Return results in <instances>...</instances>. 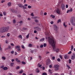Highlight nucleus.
Returning <instances> with one entry per match:
<instances>
[{
    "label": "nucleus",
    "mask_w": 75,
    "mask_h": 75,
    "mask_svg": "<svg viewBox=\"0 0 75 75\" xmlns=\"http://www.w3.org/2000/svg\"><path fill=\"white\" fill-rule=\"evenodd\" d=\"M64 58H65V59H69V57L68 56H67V55L66 54L64 56Z\"/></svg>",
    "instance_id": "obj_11"
},
{
    "label": "nucleus",
    "mask_w": 75,
    "mask_h": 75,
    "mask_svg": "<svg viewBox=\"0 0 75 75\" xmlns=\"http://www.w3.org/2000/svg\"><path fill=\"white\" fill-rule=\"evenodd\" d=\"M31 16H32L33 17L34 16V14H33V13H32L31 14Z\"/></svg>",
    "instance_id": "obj_53"
},
{
    "label": "nucleus",
    "mask_w": 75,
    "mask_h": 75,
    "mask_svg": "<svg viewBox=\"0 0 75 75\" xmlns=\"http://www.w3.org/2000/svg\"><path fill=\"white\" fill-rule=\"evenodd\" d=\"M2 59H4V60H5V59H6V57H2Z\"/></svg>",
    "instance_id": "obj_39"
},
{
    "label": "nucleus",
    "mask_w": 75,
    "mask_h": 75,
    "mask_svg": "<svg viewBox=\"0 0 75 75\" xmlns=\"http://www.w3.org/2000/svg\"><path fill=\"white\" fill-rule=\"evenodd\" d=\"M11 11L12 12H13L14 13H15V12H16V10L14 9H12L11 10Z\"/></svg>",
    "instance_id": "obj_18"
},
{
    "label": "nucleus",
    "mask_w": 75,
    "mask_h": 75,
    "mask_svg": "<svg viewBox=\"0 0 75 75\" xmlns=\"http://www.w3.org/2000/svg\"><path fill=\"white\" fill-rule=\"evenodd\" d=\"M7 37H10V33H8L7 34Z\"/></svg>",
    "instance_id": "obj_45"
},
{
    "label": "nucleus",
    "mask_w": 75,
    "mask_h": 75,
    "mask_svg": "<svg viewBox=\"0 0 75 75\" xmlns=\"http://www.w3.org/2000/svg\"><path fill=\"white\" fill-rule=\"evenodd\" d=\"M71 22L73 25L75 26V18L71 19Z\"/></svg>",
    "instance_id": "obj_4"
},
{
    "label": "nucleus",
    "mask_w": 75,
    "mask_h": 75,
    "mask_svg": "<svg viewBox=\"0 0 75 75\" xmlns=\"http://www.w3.org/2000/svg\"><path fill=\"white\" fill-rule=\"evenodd\" d=\"M42 75H47V74L45 73H43L42 74Z\"/></svg>",
    "instance_id": "obj_52"
},
{
    "label": "nucleus",
    "mask_w": 75,
    "mask_h": 75,
    "mask_svg": "<svg viewBox=\"0 0 75 75\" xmlns=\"http://www.w3.org/2000/svg\"><path fill=\"white\" fill-rule=\"evenodd\" d=\"M60 59H62V57L61 55H60L59 56Z\"/></svg>",
    "instance_id": "obj_38"
},
{
    "label": "nucleus",
    "mask_w": 75,
    "mask_h": 75,
    "mask_svg": "<svg viewBox=\"0 0 75 75\" xmlns=\"http://www.w3.org/2000/svg\"><path fill=\"white\" fill-rule=\"evenodd\" d=\"M70 11V10H68L67 11V13H68Z\"/></svg>",
    "instance_id": "obj_56"
},
{
    "label": "nucleus",
    "mask_w": 75,
    "mask_h": 75,
    "mask_svg": "<svg viewBox=\"0 0 75 75\" xmlns=\"http://www.w3.org/2000/svg\"><path fill=\"white\" fill-rule=\"evenodd\" d=\"M11 46H14V44H13V43H11Z\"/></svg>",
    "instance_id": "obj_63"
},
{
    "label": "nucleus",
    "mask_w": 75,
    "mask_h": 75,
    "mask_svg": "<svg viewBox=\"0 0 75 75\" xmlns=\"http://www.w3.org/2000/svg\"><path fill=\"white\" fill-rule=\"evenodd\" d=\"M16 61L17 62H20V60H18V58H16Z\"/></svg>",
    "instance_id": "obj_14"
},
{
    "label": "nucleus",
    "mask_w": 75,
    "mask_h": 75,
    "mask_svg": "<svg viewBox=\"0 0 75 75\" xmlns=\"http://www.w3.org/2000/svg\"><path fill=\"white\" fill-rule=\"evenodd\" d=\"M11 54H14V51H12L11 52Z\"/></svg>",
    "instance_id": "obj_51"
},
{
    "label": "nucleus",
    "mask_w": 75,
    "mask_h": 75,
    "mask_svg": "<svg viewBox=\"0 0 75 75\" xmlns=\"http://www.w3.org/2000/svg\"><path fill=\"white\" fill-rule=\"evenodd\" d=\"M40 14L41 15H43V12L42 11H41L40 12Z\"/></svg>",
    "instance_id": "obj_41"
},
{
    "label": "nucleus",
    "mask_w": 75,
    "mask_h": 75,
    "mask_svg": "<svg viewBox=\"0 0 75 75\" xmlns=\"http://www.w3.org/2000/svg\"><path fill=\"white\" fill-rule=\"evenodd\" d=\"M51 63V61L50 59H48L46 62V65H48V64H50Z\"/></svg>",
    "instance_id": "obj_6"
},
{
    "label": "nucleus",
    "mask_w": 75,
    "mask_h": 75,
    "mask_svg": "<svg viewBox=\"0 0 75 75\" xmlns=\"http://www.w3.org/2000/svg\"><path fill=\"white\" fill-rule=\"evenodd\" d=\"M50 24H54V22L51 21L50 22Z\"/></svg>",
    "instance_id": "obj_46"
},
{
    "label": "nucleus",
    "mask_w": 75,
    "mask_h": 75,
    "mask_svg": "<svg viewBox=\"0 0 75 75\" xmlns=\"http://www.w3.org/2000/svg\"><path fill=\"white\" fill-rule=\"evenodd\" d=\"M71 53H72V52H71V51H70L68 53V54H70Z\"/></svg>",
    "instance_id": "obj_49"
},
{
    "label": "nucleus",
    "mask_w": 75,
    "mask_h": 75,
    "mask_svg": "<svg viewBox=\"0 0 75 75\" xmlns=\"http://www.w3.org/2000/svg\"><path fill=\"white\" fill-rule=\"evenodd\" d=\"M59 74L58 73H56L54 75H59Z\"/></svg>",
    "instance_id": "obj_64"
},
{
    "label": "nucleus",
    "mask_w": 75,
    "mask_h": 75,
    "mask_svg": "<svg viewBox=\"0 0 75 75\" xmlns=\"http://www.w3.org/2000/svg\"><path fill=\"white\" fill-rule=\"evenodd\" d=\"M8 75H12V74L11 73H8Z\"/></svg>",
    "instance_id": "obj_60"
},
{
    "label": "nucleus",
    "mask_w": 75,
    "mask_h": 75,
    "mask_svg": "<svg viewBox=\"0 0 75 75\" xmlns=\"http://www.w3.org/2000/svg\"><path fill=\"white\" fill-rule=\"evenodd\" d=\"M34 28V30H35L37 31H40L41 30V28H40L38 26L35 27Z\"/></svg>",
    "instance_id": "obj_5"
},
{
    "label": "nucleus",
    "mask_w": 75,
    "mask_h": 75,
    "mask_svg": "<svg viewBox=\"0 0 75 75\" xmlns=\"http://www.w3.org/2000/svg\"><path fill=\"white\" fill-rule=\"evenodd\" d=\"M63 25L64 26V27H65V28H66L67 27V25H65V23H64L63 24Z\"/></svg>",
    "instance_id": "obj_21"
},
{
    "label": "nucleus",
    "mask_w": 75,
    "mask_h": 75,
    "mask_svg": "<svg viewBox=\"0 0 75 75\" xmlns=\"http://www.w3.org/2000/svg\"><path fill=\"white\" fill-rule=\"evenodd\" d=\"M49 67L50 68H52V64H51L50 65Z\"/></svg>",
    "instance_id": "obj_59"
},
{
    "label": "nucleus",
    "mask_w": 75,
    "mask_h": 75,
    "mask_svg": "<svg viewBox=\"0 0 75 75\" xmlns=\"http://www.w3.org/2000/svg\"><path fill=\"white\" fill-rule=\"evenodd\" d=\"M19 68H20V67L19 66L17 67L16 68V69H19Z\"/></svg>",
    "instance_id": "obj_50"
},
{
    "label": "nucleus",
    "mask_w": 75,
    "mask_h": 75,
    "mask_svg": "<svg viewBox=\"0 0 75 75\" xmlns=\"http://www.w3.org/2000/svg\"><path fill=\"white\" fill-rule=\"evenodd\" d=\"M35 21L36 22V23H38V21L37 19L35 20Z\"/></svg>",
    "instance_id": "obj_48"
},
{
    "label": "nucleus",
    "mask_w": 75,
    "mask_h": 75,
    "mask_svg": "<svg viewBox=\"0 0 75 75\" xmlns=\"http://www.w3.org/2000/svg\"><path fill=\"white\" fill-rule=\"evenodd\" d=\"M67 67H68V69H70V68H70V66H69L67 64Z\"/></svg>",
    "instance_id": "obj_32"
},
{
    "label": "nucleus",
    "mask_w": 75,
    "mask_h": 75,
    "mask_svg": "<svg viewBox=\"0 0 75 75\" xmlns=\"http://www.w3.org/2000/svg\"><path fill=\"white\" fill-rule=\"evenodd\" d=\"M13 65H14V63H12L11 64V67H13Z\"/></svg>",
    "instance_id": "obj_35"
},
{
    "label": "nucleus",
    "mask_w": 75,
    "mask_h": 75,
    "mask_svg": "<svg viewBox=\"0 0 75 75\" xmlns=\"http://www.w3.org/2000/svg\"><path fill=\"white\" fill-rule=\"evenodd\" d=\"M55 59V57H52V59L53 60H54V59Z\"/></svg>",
    "instance_id": "obj_43"
},
{
    "label": "nucleus",
    "mask_w": 75,
    "mask_h": 75,
    "mask_svg": "<svg viewBox=\"0 0 75 75\" xmlns=\"http://www.w3.org/2000/svg\"><path fill=\"white\" fill-rule=\"evenodd\" d=\"M73 55H73L72 56L71 59H72L73 60H74L75 59V54L73 53Z\"/></svg>",
    "instance_id": "obj_9"
},
{
    "label": "nucleus",
    "mask_w": 75,
    "mask_h": 75,
    "mask_svg": "<svg viewBox=\"0 0 75 75\" xmlns=\"http://www.w3.org/2000/svg\"><path fill=\"white\" fill-rule=\"evenodd\" d=\"M0 16H1V17H2V16H3V14L0 13Z\"/></svg>",
    "instance_id": "obj_58"
},
{
    "label": "nucleus",
    "mask_w": 75,
    "mask_h": 75,
    "mask_svg": "<svg viewBox=\"0 0 75 75\" xmlns=\"http://www.w3.org/2000/svg\"><path fill=\"white\" fill-rule=\"evenodd\" d=\"M44 41V38H43L42 39H41L40 40V41Z\"/></svg>",
    "instance_id": "obj_23"
},
{
    "label": "nucleus",
    "mask_w": 75,
    "mask_h": 75,
    "mask_svg": "<svg viewBox=\"0 0 75 75\" xmlns=\"http://www.w3.org/2000/svg\"><path fill=\"white\" fill-rule=\"evenodd\" d=\"M69 64H71V59H69Z\"/></svg>",
    "instance_id": "obj_40"
},
{
    "label": "nucleus",
    "mask_w": 75,
    "mask_h": 75,
    "mask_svg": "<svg viewBox=\"0 0 75 75\" xmlns=\"http://www.w3.org/2000/svg\"><path fill=\"white\" fill-rule=\"evenodd\" d=\"M29 35H30V33H28V34L26 36V38H29Z\"/></svg>",
    "instance_id": "obj_24"
},
{
    "label": "nucleus",
    "mask_w": 75,
    "mask_h": 75,
    "mask_svg": "<svg viewBox=\"0 0 75 75\" xmlns=\"http://www.w3.org/2000/svg\"><path fill=\"white\" fill-rule=\"evenodd\" d=\"M65 8V5L63 4L62 5V10H64Z\"/></svg>",
    "instance_id": "obj_12"
},
{
    "label": "nucleus",
    "mask_w": 75,
    "mask_h": 75,
    "mask_svg": "<svg viewBox=\"0 0 75 75\" xmlns=\"http://www.w3.org/2000/svg\"><path fill=\"white\" fill-rule=\"evenodd\" d=\"M4 1H5L4 0H2V1H1V3H4Z\"/></svg>",
    "instance_id": "obj_61"
},
{
    "label": "nucleus",
    "mask_w": 75,
    "mask_h": 75,
    "mask_svg": "<svg viewBox=\"0 0 75 75\" xmlns=\"http://www.w3.org/2000/svg\"><path fill=\"white\" fill-rule=\"evenodd\" d=\"M51 16L53 18H55V16H53V15H51Z\"/></svg>",
    "instance_id": "obj_28"
},
{
    "label": "nucleus",
    "mask_w": 75,
    "mask_h": 75,
    "mask_svg": "<svg viewBox=\"0 0 75 75\" xmlns=\"http://www.w3.org/2000/svg\"><path fill=\"white\" fill-rule=\"evenodd\" d=\"M30 52L31 53H33V52H34L33 50H31Z\"/></svg>",
    "instance_id": "obj_62"
},
{
    "label": "nucleus",
    "mask_w": 75,
    "mask_h": 75,
    "mask_svg": "<svg viewBox=\"0 0 75 75\" xmlns=\"http://www.w3.org/2000/svg\"><path fill=\"white\" fill-rule=\"evenodd\" d=\"M61 21V19H59L58 20L57 23H60Z\"/></svg>",
    "instance_id": "obj_30"
},
{
    "label": "nucleus",
    "mask_w": 75,
    "mask_h": 75,
    "mask_svg": "<svg viewBox=\"0 0 75 75\" xmlns=\"http://www.w3.org/2000/svg\"><path fill=\"white\" fill-rule=\"evenodd\" d=\"M54 30H55V31H57V28H58L57 27V26L55 25H54Z\"/></svg>",
    "instance_id": "obj_8"
},
{
    "label": "nucleus",
    "mask_w": 75,
    "mask_h": 75,
    "mask_svg": "<svg viewBox=\"0 0 75 75\" xmlns=\"http://www.w3.org/2000/svg\"><path fill=\"white\" fill-rule=\"evenodd\" d=\"M48 40L50 44H51L52 47L53 48L54 51H56V52H57L59 51V49L57 48L56 49L55 48V41L54 39V38H51L50 37H48Z\"/></svg>",
    "instance_id": "obj_1"
},
{
    "label": "nucleus",
    "mask_w": 75,
    "mask_h": 75,
    "mask_svg": "<svg viewBox=\"0 0 75 75\" xmlns=\"http://www.w3.org/2000/svg\"><path fill=\"white\" fill-rule=\"evenodd\" d=\"M8 69V68H7V67H5L4 68V69L5 71H6V70H7Z\"/></svg>",
    "instance_id": "obj_16"
},
{
    "label": "nucleus",
    "mask_w": 75,
    "mask_h": 75,
    "mask_svg": "<svg viewBox=\"0 0 75 75\" xmlns=\"http://www.w3.org/2000/svg\"><path fill=\"white\" fill-rule=\"evenodd\" d=\"M8 28L6 27H4L2 28V30L4 32H7L8 30Z\"/></svg>",
    "instance_id": "obj_2"
},
{
    "label": "nucleus",
    "mask_w": 75,
    "mask_h": 75,
    "mask_svg": "<svg viewBox=\"0 0 75 75\" xmlns=\"http://www.w3.org/2000/svg\"><path fill=\"white\" fill-rule=\"evenodd\" d=\"M57 60L59 62L61 61V59H59V58H58V59H57Z\"/></svg>",
    "instance_id": "obj_37"
},
{
    "label": "nucleus",
    "mask_w": 75,
    "mask_h": 75,
    "mask_svg": "<svg viewBox=\"0 0 75 75\" xmlns=\"http://www.w3.org/2000/svg\"><path fill=\"white\" fill-rule=\"evenodd\" d=\"M22 64H25V63L24 62H22Z\"/></svg>",
    "instance_id": "obj_44"
},
{
    "label": "nucleus",
    "mask_w": 75,
    "mask_h": 75,
    "mask_svg": "<svg viewBox=\"0 0 75 75\" xmlns=\"http://www.w3.org/2000/svg\"><path fill=\"white\" fill-rule=\"evenodd\" d=\"M23 6V5L21 4H18V6L19 7H22V6Z\"/></svg>",
    "instance_id": "obj_25"
},
{
    "label": "nucleus",
    "mask_w": 75,
    "mask_h": 75,
    "mask_svg": "<svg viewBox=\"0 0 75 75\" xmlns=\"http://www.w3.org/2000/svg\"><path fill=\"white\" fill-rule=\"evenodd\" d=\"M38 67H40V68H42V67H41V66H42V65H41V64L40 65V63H39L38 64Z\"/></svg>",
    "instance_id": "obj_15"
},
{
    "label": "nucleus",
    "mask_w": 75,
    "mask_h": 75,
    "mask_svg": "<svg viewBox=\"0 0 75 75\" xmlns=\"http://www.w3.org/2000/svg\"><path fill=\"white\" fill-rule=\"evenodd\" d=\"M5 37H6V36H4V35L2 36L1 37V38H5Z\"/></svg>",
    "instance_id": "obj_54"
},
{
    "label": "nucleus",
    "mask_w": 75,
    "mask_h": 75,
    "mask_svg": "<svg viewBox=\"0 0 75 75\" xmlns=\"http://www.w3.org/2000/svg\"><path fill=\"white\" fill-rule=\"evenodd\" d=\"M43 45H40V48H42V47H43Z\"/></svg>",
    "instance_id": "obj_57"
},
{
    "label": "nucleus",
    "mask_w": 75,
    "mask_h": 75,
    "mask_svg": "<svg viewBox=\"0 0 75 75\" xmlns=\"http://www.w3.org/2000/svg\"><path fill=\"white\" fill-rule=\"evenodd\" d=\"M49 71L50 74H52V71H51V70L49 69Z\"/></svg>",
    "instance_id": "obj_36"
},
{
    "label": "nucleus",
    "mask_w": 75,
    "mask_h": 75,
    "mask_svg": "<svg viewBox=\"0 0 75 75\" xmlns=\"http://www.w3.org/2000/svg\"><path fill=\"white\" fill-rule=\"evenodd\" d=\"M73 11V10L72 9V8H71L70 10V12H71V11Z\"/></svg>",
    "instance_id": "obj_55"
},
{
    "label": "nucleus",
    "mask_w": 75,
    "mask_h": 75,
    "mask_svg": "<svg viewBox=\"0 0 75 75\" xmlns=\"http://www.w3.org/2000/svg\"><path fill=\"white\" fill-rule=\"evenodd\" d=\"M28 7L29 8H31V6H28Z\"/></svg>",
    "instance_id": "obj_47"
},
{
    "label": "nucleus",
    "mask_w": 75,
    "mask_h": 75,
    "mask_svg": "<svg viewBox=\"0 0 75 75\" xmlns=\"http://www.w3.org/2000/svg\"><path fill=\"white\" fill-rule=\"evenodd\" d=\"M46 46H47V44L46 43L44 44V47H46Z\"/></svg>",
    "instance_id": "obj_34"
},
{
    "label": "nucleus",
    "mask_w": 75,
    "mask_h": 75,
    "mask_svg": "<svg viewBox=\"0 0 75 75\" xmlns=\"http://www.w3.org/2000/svg\"><path fill=\"white\" fill-rule=\"evenodd\" d=\"M19 23H20V25H22V24H23V21H21Z\"/></svg>",
    "instance_id": "obj_29"
},
{
    "label": "nucleus",
    "mask_w": 75,
    "mask_h": 75,
    "mask_svg": "<svg viewBox=\"0 0 75 75\" xmlns=\"http://www.w3.org/2000/svg\"><path fill=\"white\" fill-rule=\"evenodd\" d=\"M23 72L24 71H23V70H21L19 72V74H22V73H23Z\"/></svg>",
    "instance_id": "obj_22"
},
{
    "label": "nucleus",
    "mask_w": 75,
    "mask_h": 75,
    "mask_svg": "<svg viewBox=\"0 0 75 75\" xmlns=\"http://www.w3.org/2000/svg\"><path fill=\"white\" fill-rule=\"evenodd\" d=\"M21 47H22V48H23V49H25V47H24V46L23 45H22Z\"/></svg>",
    "instance_id": "obj_33"
},
{
    "label": "nucleus",
    "mask_w": 75,
    "mask_h": 75,
    "mask_svg": "<svg viewBox=\"0 0 75 75\" xmlns=\"http://www.w3.org/2000/svg\"><path fill=\"white\" fill-rule=\"evenodd\" d=\"M3 14L4 16H6V12H3Z\"/></svg>",
    "instance_id": "obj_31"
},
{
    "label": "nucleus",
    "mask_w": 75,
    "mask_h": 75,
    "mask_svg": "<svg viewBox=\"0 0 75 75\" xmlns=\"http://www.w3.org/2000/svg\"><path fill=\"white\" fill-rule=\"evenodd\" d=\"M59 66L58 64H55V65H54V71H57L58 70H59Z\"/></svg>",
    "instance_id": "obj_3"
},
{
    "label": "nucleus",
    "mask_w": 75,
    "mask_h": 75,
    "mask_svg": "<svg viewBox=\"0 0 75 75\" xmlns=\"http://www.w3.org/2000/svg\"><path fill=\"white\" fill-rule=\"evenodd\" d=\"M20 46H15L16 49H17L18 51H20Z\"/></svg>",
    "instance_id": "obj_7"
},
{
    "label": "nucleus",
    "mask_w": 75,
    "mask_h": 75,
    "mask_svg": "<svg viewBox=\"0 0 75 75\" xmlns=\"http://www.w3.org/2000/svg\"><path fill=\"white\" fill-rule=\"evenodd\" d=\"M11 5V2H9L8 3V7L10 6Z\"/></svg>",
    "instance_id": "obj_13"
},
{
    "label": "nucleus",
    "mask_w": 75,
    "mask_h": 75,
    "mask_svg": "<svg viewBox=\"0 0 75 75\" xmlns=\"http://www.w3.org/2000/svg\"><path fill=\"white\" fill-rule=\"evenodd\" d=\"M56 13L58 14H60V10H59V9H57L56 10Z\"/></svg>",
    "instance_id": "obj_10"
},
{
    "label": "nucleus",
    "mask_w": 75,
    "mask_h": 75,
    "mask_svg": "<svg viewBox=\"0 0 75 75\" xmlns=\"http://www.w3.org/2000/svg\"><path fill=\"white\" fill-rule=\"evenodd\" d=\"M23 30H27V28H23Z\"/></svg>",
    "instance_id": "obj_42"
},
{
    "label": "nucleus",
    "mask_w": 75,
    "mask_h": 75,
    "mask_svg": "<svg viewBox=\"0 0 75 75\" xmlns=\"http://www.w3.org/2000/svg\"><path fill=\"white\" fill-rule=\"evenodd\" d=\"M36 72H40V71H39V70H38V68H37L36 69Z\"/></svg>",
    "instance_id": "obj_26"
},
{
    "label": "nucleus",
    "mask_w": 75,
    "mask_h": 75,
    "mask_svg": "<svg viewBox=\"0 0 75 75\" xmlns=\"http://www.w3.org/2000/svg\"><path fill=\"white\" fill-rule=\"evenodd\" d=\"M28 47H33V45L31 44H30L28 45Z\"/></svg>",
    "instance_id": "obj_20"
},
{
    "label": "nucleus",
    "mask_w": 75,
    "mask_h": 75,
    "mask_svg": "<svg viewBox=\"0 0 75 75\" xmlns=\"http://www.w3.org/2000/svg\"><path fill=\"white\" fill-rule=\"evenodd\" d=\"M73 49H74V46L72 45L71 47V49H70V50L71 51H72V50H73Z\"/></svg>",
    "instance_id": "obj_19"
},
{
    "label": "nucleus",
    "mask_w": 75,
    "mask_h": 75,
    "mask_svg": "<svg viewBox=\"0 0 75 75\" xmlns=\"http://www.w3.org/2000/svg\"><path fill=\"white\" fill-rule=\"evenodd\" d=\"M18 38H21V39H22L23 38H22V35H19Z\"/></svg>",
    "instance_id": "obj_17"
},
{
    "label": "nucleus",
    "mask_w": 75,
    "mask_h": 75,
    "mask_svg": "<svg viewBox=\"0 0 75 75\" xmlns=\"http://www.w3.org/2000/svg\"><path fill=\"white\" fill-rule=\"evenodd\" d=\"M13 23L15 24V23H16V20H15V19H13Z\"/></svg>",
    "instance_id": "obj_27"
}]
</instances>
